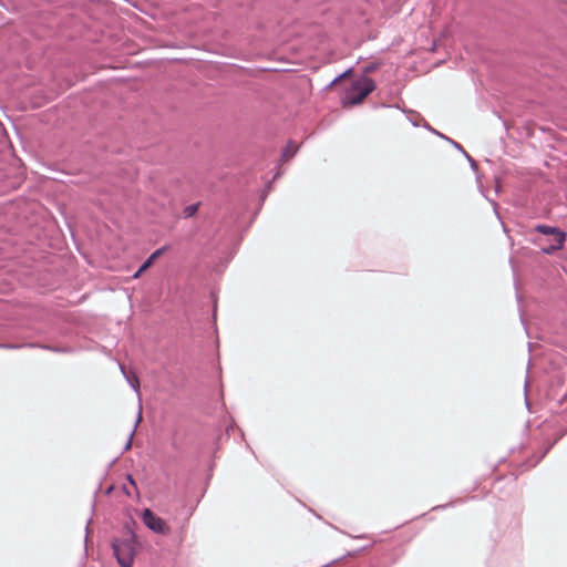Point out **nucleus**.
<instances>
[{
	"label": "nucleus",
	"instance_id": "f257e3e1",
	"mask_svg": "<svg viewBox=\"0 0 567 567\" xmlns=\"http://www.w3.org/2000/svg\"><path fill=\"white\" fill-rule=\"evenodd\" d=\"M122 537H113L111 548L120 567H132L140 545L138 537L128 523L122 527Z\"/></svg>",
	"mask_w": 567,
	"mask_h": 567
},
{
	"label": "nucleus",
	"instance_id": "f03ea898",
	"mask_svg": "<svg viewBox=\"0 0 567 567\" xmlns=\"http://www.w3.org/2000/svg\"><path fill=\"white\" fill-rule=\"evenodd\" d=\"M374 90L375 82L371 78L362 76L353 81L350 89L346 90L341 103L343 106L358 105Z\"/></svg>",
	"mask_w": 567,
	"mask_h": 567
},
{
	"label": "nucleus",
	"instance_id": "7ed1b4c3",
	"mask_svg": "<svg viewBox=\"0 0 567 567\" xmlns=\"http://www.w3.org/2000/svg\"><path fill=\"white\" fill-rule=\"evenodd\" d=\"M534 230L542 235L554 237V243H550L548 246L542 247V251L544 254L551 255L555 251L564 248L566 233L560 230L558 227L539 224L535 226Z\"/></svg>",
	"mask_w": 567,
	"mask_h": 567
},
{
	"label": "nucleus",
	"instance_id": "20e7f679",
	"mask_svg": "<svg viewBox=\"0 0 567 567\" xmlns=\"http://www.w3.org/2000/svg\"><path fill=\"white\" fill-rule=\"evenodd\" d=\"M22 348H39L42 350L51 351L54 353H62V354H70L75 351V349L70 346H51V344H47V343H35V342H28V343L0 342V349L18 350V349H22Z\"/></svg>",
	"mask_w": 567,
	"mask_h": 567
},
{
	"label": "nucleus",
	"instance_id": "39448f33",
	"mask_svg": "<svg viewBox=\"0 0 567 567\" xmlns=\"http://www.w3.org/2000/svg\"><path fill=\"white\" fill-rule=\"evenodd\" d=\"M143 524L153 533L159 535H168L171 532L166 522L156 515L151 508H144L141 513Z\"/></svg>",
	"mask_w": 567,
	"mask_h": 567
},
{
	"label": "nucleus",
	"instance_id": "423d86ee",
	"mask_svg": "<svg viewBox=\"0 0 567 567\" xmlns=\"http://www.w3.org/2000/svg\"><path fill=\"white\" fill-rule=\"evenodd\" d=\"M168 249V246H163L156 250H154L138 267V269L133 274V278L137 279L142 276L143 272H145L148 268H151L155 260L158 259L166 250Z\"/></svg>",
	"mask_w": 567,
	"mask_h": 567
},
{
	"label": "nucleus",
	"instance_id": "0eeeda50",
	"mask_svg": "<svg viewBox=\"0 0 567 567\" xmlns=\"http://www.w3.org/2000/svg\"><path fill=\"white\" fill-rule=\"evenodd\" d=\"M299 150V146L291 140L288 141L287 145L281 152V161H288L292 158Z\"/></svg>",
	"mask_w": 567,
	"mask_h": 567
},
{
	"label": "nucleus",
	"instance_id": "6e6552de",
	"mask_svg": "<svg viewBox=\"0 0 567 567\" xmlns=\"http://www.w3.org/2000/svg\"><path fill=\"white\" fill-rule=\"evenodd\" d=\"M200 204H202L200 202H197L195 204H190V205L186 206L183 210V217L185 219H188V218H192L193 216H195L200 207Z\"/></svg>",
	"mask_w": 567,
	"mask_h": 567
},
{
	"label": "nucleus",
	"instance_id": "1a4fd4ad",
	"mask_svg": "<svg viewBox=\"0 0 567 567\" xmlns=\"http://www.w3.org/2000/svg\"><path fill=\"white\" fill-rule=\"evenodd\" d=\"M141 419H142V410L140 409L138 414H137V419H136V422H135V425H134V429L131 432L126 443L124 444V447H123V450H122L120 455H122L124 452H126V451H128L131 449V446H132V439H133V435L135 433V430H136L137 424L140 423Z\"/></svg>",
	"mask_w": 567,
	"mask_h": 567
},
{
	"label": "nucleus",
	"instance_id": "9d476101",
	"mask_svg": "<svg viewBox=\"0 0 567 567\" xmlns=\"http://www.w3.org/2000/svg\"><path fill=\"white\" fill-rule=\"evenodd\" d=\"M121 371L125 379L127 380L128 384L133 388L134 391L138 392L140 381L136 377H133L132 379L126 374L125 369L122 364H120Z\"/></svg>",
	"mask_w": 567,
	"mask_h": 567
},
{
	"label": "nucleus",
	"instance_id": "9b49d317",
	"mask_svg": "<svg viewBox=\"0 0 567 567\" xmlns=\"http://www.w3.org/2000/svg\"><path fill=\"white\" fill-rule=\"evenodd\" d=\"M427 131H430V132H432V133H434V134H436V135H440V136H441V134H440L436 130H434L433 127H431V126H430V124H427ZM442 137H443V138H445L446 141H449V142H450V143H451V144H452L456 150H458L460 152H462V150H464V148L462 147V145H460L457 142H455V141H453V140H451V138H449V137H445V136H443V135H442Z\"/></svg>",
	"mask_w": 567,
	"mask_h": 567
},
{
	"label": "nucleus",
	"instance_id": "f8f14e48",
	"mask_svg": "<svg viewBox=\"0 0 567 567\" xmlns=\"http://www.w3.org/2000/svg\"><path fill=\"white\" fill-rule=\"evenodd\" d=\"M379 63L371 62L363 68V73H371L378 70Z\"/></svg>",
	"mask_w": 567,
	"mask_h": 567
},
{
	"label": "nucleus",
	"instance_id": "ddd939ff",
	"mask_svg": "<svg viewBox=\"0 0 567 567\" xmlns=\"http://www.w3.org/2000/svg\"><path fill=\"white\" fill-rule=\"evenodd\" d=\"M349 72H351V70H347L344 73L338 75L337 78H334L327 86L326 89H330L331 86H333L340 79H342L344 75H347Z\"/></svg>",
	"mask_w": 567,
	"mask_h": 567
},
{
	"label": "nucleus",
	"instance_id": "4468645a",
	"mask_svg": "<svg viewBox=\"0 0 567 567\" xmlns=\"http://www.w3.org/2000/svg\"><path fill=\"white\" fill-rule=\"evenodd\" d=\"M120 455L114 457L106 466V470L104 472V478L109 475V471L112 468V466L117 462Z\"/></svg>",
	"mask_w": 567,
	"mask_h": 567
},
{
	"label": "nucleus",
	"instance_id": "2eb2a0df",
	"mask_svg": "<svg viewBox=\"0 0 567 567\" xmlns=\"http://www.w3.org/2000/svg\"><path fill=\"white\" fill-rule=\"evenodd\" d=\"M126 481L137 491L136 482L131 474L126 475Z\"/></svg>",
	"mask_w": 567,
	"mask_h": 567
},
{
	"label": "nucleus",
	"instance_id": "dca6fc26",
	"mask_svg": "<svg viewBox=\"0 0 567 567\" xmlns=\"http://www.w3.org/2000/svg\"><path fill=\"white\" fill-rule=\"evenodd\" d=\"M270 189H271V182H268V183L266 184V192H265V194L261 196V199H262V200L266 198V196H267V192H269Z\"/></svg>",
	"mask_w": 567,
	"mask_h": 567
},
{
	"label": "nucleus",
	"instance_id": "f3484780",
	"mask_svg": "<svg viewBox=\"0 0 567 567\" xmlns=\"http://www.w3.org/2000/svg\"><path fill=\"white\" fill-rule=\"evenodd\" d=\"M113 491H114V485H110L105 488L104 493H105V495H111Z\"/></svg>",
	"mask_w": 567,
	"mask_h": 567
},
{
	"label": "nucleus",
	"instance_id": "a211bd4d",
	"mask_svg": "<svg viewBox=\"0 0 567 567\" xmlns=\"http://www.w3.org/2000/svg\"><path fill=\"white\" fill-rule=\"evenodd\" d=\"M91 524V518L87 520L86 523V527H85V538H84V542L86 543L87 542V535H89V526Z\"/></svg>",
	"mask_w": 567,
	"mask_h": 567
},
{
	"label": "nucleus",
	"instance_id": "6ab92c4d",
	"mask_svg": "<svg viewBox=\"0 0 567 567\" xmlns=\"http://www.w3.org/2000/svg\"><path fill=\"white\" fill-rule=\"evenodd\" d=\"M234 429H235V423H234V422H231V423L226 427V432H227V434L229 435L230 431H234Z\"/></svg>",
	"mask_w": 567,
	"mask_h": 567
},
{
	"label": "nucleus",
	"instance_id": "aec40b11",
	"mask_svg": "<svg viewBox=\"0 0 567 567\" xmlns=\"http://www.w3.org/2000/svg\"><path fill=\"white\" fill-rule=\"evenodd\" d=\"M468 163H470V165H471V167H472L473 169H476V167H477V163L475 162V159H474V158H470Z\"/></svg>",
	"mask_w": 567,
	"mask_h": 567
},
{
	"label": "nucleus",
	"instance_id": "412c9836",
	"mask_svg": "<svg viewBox=\"0 0 567 567\" xmlns=\"http://www.w3.org/2000/svg\"><path fill=\"white\" fill-rule=\"evenodd\" d=\"M462 154L465 156V158L467 161H470V158H472L465 150H462Z\"/></svg>",
	"mask_w": 567,
	"mask_h": 567
},
{
	"label": "nucleus",
	"instance_id": "4be33fe9",
	"mask_svg": "<svg viewBox=\"0 0 567 567\" xmlns=\"http://www.w3.org/2000/svg\"><path fill=\"white\" fill-rule=\"evenodd\" d=\"M462 154L465 156V158L467 161H470V158H472L465 150H462Z\"/></svg>",
	"mask_w": 567,
	"mask_h": 567
},
{
	"label": "nucleus",
	"instance_id": "5701e85b",
	"mask_svg": "<svg viewBox=\"0 0 567 567\" xmlns=\"http://www.w3.org/2000/svg\"><path fill=\"white\" fill-rule=\"evenodd\" d=\"M123 492L127 495V496H131V492L130 489L124 485L123 486Z\"/></svg>",
	"mask_w": 567,
	"mask_h": 567
},
{
	"label": "nucleus",
	"instance_id": "b1692460",
	"mask_svg": "<svg viewBox=\"0 0 567 567\" xmlns=\"http://www.w3.org/2000/svg\"><path fill=\"white\" fill-rule=\"evenodd\" d=\"M281 175H282V172L278 171V172L274 175L272 179H276V178H278V177H279V176H281Z\"/></svg>",
	"mask_w": 567,
	"mask_h": 567
},
{
	"label": "nucleus",
	"instance_id": "393cba45",
	"mask_svg": "<svg viewBox=\"0 0 567 567\" xmlns=\"http://www.w3.org/2000/svg\"><path fill=\"white\" fill-rule=\"evenodd\" d=\"M101 488H102V483H100V484H99V487H97V489L95 491V495L101 491Z\"/></svg>",
	"mask_w": 567,
	"mask_h": 567
},
{
	"label": "nucleus",
	"instance_id": "a878e982",
	"mask_svg": "<svg viewBox=\"0 0 567 567\" xmlns=\"http://www.w3.org/2000/svg\"><path fill=\"white\" fill-rule=\"evenodd\" d=\"M549 449H550V446L546 449V451L543 453V455H542L540 457H544V456H545V454H546L547 452H549Z\"/></svg>",
	"mask_w": 567,
	"mask_h": 567
},
{
	"label": "nucleus",
	"instance_id": "bb28decb",
	"mask_svg": "<svg viewBox=\"0 0 567 567\" xmlns=\"http://www.w3.org/2000/svg\"><path fill=\"white\" fill-rule=\"evenodd\" d=\"M332 563H333V561L328 563V564H324V565H323V566H321V567H328V566H330Z\"/></svg>",
	"mask_w": 567,
	"mask_h": 567
},
{
	"label": "nucleus",
	"instance_id": "cd10ccee",
	"mask_svg": "<svg viewBox=\"0 0 567 567\" xmlns=\"http://www.w3.org/2000/svg\"><path fill=\"white\" fill-rule=\"evenodd\" d=\"M411 123H412L413 126H419V124L415 123L414 121H411Z\"/></svg>",
	"mask_w": 567,
	"mask_h": 567
}]
</instances>
